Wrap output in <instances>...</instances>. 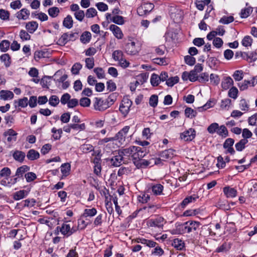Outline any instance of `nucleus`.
<instances>
[{"mask_svg": "<svg viewBox=\"0 0 257 257\" xmlns=\"http://www.w3.org/2000/svg\"><path fill=\"white\" fill-rule=\"evenodd\" d=\"M125 52L131 55H135L138 54L140 50V47L138 43H136V40L134 38L128 37L127 42L125 45L124 48Z\"/></svg>", "mask_w": 257, "mask_h": 257, "instance_id": "obj_1", "label": "nucleus"}, {"mask_svg": "<svg viewBox=\"0 0 257 257\" xmlns=\"http://www.w3.org/2000/svg\"><path fill=\"white\" fill-rule=\"evenodd\" d=\"M56 230L57 231V233H56L57 234L60 232L64 236L68 237L76 232L77 227H71L68 222H66L63 223L61 226H57Z\"/></svg>", "mask_w": 257, "mask_h": 257, "instance_id": "obj_2", "label": "nucleus"}, {"mask_svg": "<svg viewBox=\"0 0 257 257\" xmlns=\"http://www.w3.org/2000/svg\"><path fill=\"white\" fill-rule=\"evenodd\" d=\"M166 223V221L163 217L158 216L155 218L148 220L147 224L149 227L157 228L161 230Z\"/></svg>", "mask_w": 257, "mask_h": 257, "instance_id": "obj_3", "label": "nucleus"}, {"mask_svg": "<svg viewBox=\"0 0 257 257\" xmlns=\"http://www.w3.org/2000/svg\"><path fill=\"white\" fill-rule=\"evenodd\" d=\"M154 8L153 3L145 2L137 9V13L140 16H144L150 13Z\"/></svg>", "mask_w": 257, "mask_h": 257, "instance_id": "obj_4", "label": "nucleus"}, {"mask_svg": "<svg viewBox=\"0 0 257 257\" xmlns=\"http://www.w3.org/2000/svg\"><path fill=\"white\" fill-rule=\"evenodd\" d=\"M132 105V101L128 98H123L122 100L119 105V110L124 117H125L128 114Z\"/></svg>", "mask_w": 257, "mask_h": 257, "instance_id": "obj_5", "label": "nucleus"}, {"mask_svg": "<svg viewBox=\"0 0 257 257\" xmlns=\"http://www.w3.org/2000/svg\"><path fill=\"white\" fill-rule=\"evenodd\" d=\"M130 128V126H125L120 130L114 137H112V139H111L110 140L118 141L121 144H123Z\"/></svg>", "mask_w": 257, "mask_h": 257, "instance_id": "obj_6", "label": "nucleus"}, {"mask_svg": "<svg viewBox=\"0 0 257 257\" xmlns=\"http://www.w3.org/2000/svg\"><path fill=\"white\" fill-rule=\"evenodd\" d=\"M200 223L198 221H188L183 225V230L185 232L190 233L196 231L199 228Z\"/></svg>", "mask_w": 257, "mask_h": 257, "instance_id": "obj_7", "label": "nucleus"}, {"mask_svg": "<svg viewBox=\"0 0 257 257\" xmlns=\"http://www.w3.org/2000/svg\"><path fill=\"white\" fill-rule=\"evenodd\" d=\"M109 107L108 103L98 97H95L94 99V107L96 110L104 111Z\"/></svg>", "mask_w": 257, "mask_h": 257, "instance_id": "obj_8", "label": "nucleus"}, {"mask_svg": "<svg viewBox=\"0 0 257 257\" xmlns=\"http://www.w3.org/2000/svg\"><path fill=\"white\" fill-rule=\"evenodd\" d=\"M195 135L194 129L189 128L180 134V138L184 141H191L194 139Z\"/></svg>", "mask_w": 257, "mask_h": 257, "instance_id": "obj_9", "label": "nucleus"}, {"mask_svg": "<svg viewBox=\"0 0 257 257\" xmlns=\"http://www.w3.org/2000/svg\"><path fill=\"white\" fill-rule=\"evenodd\" d=\"M124 156L120 150L118 153V155H115L111 159L110 163L114 167H118L121 165L122 162H124Z\"/></svg>", "mask_w": 257, "mask_h": 257, "instance_id": "obj_10", "label": "nucleus"}, {"mask_svg": "<svg viewBox=\"0 0 257 257\" xmlns=\"http://www.w3.org/2000/svg\"><path fill=\"white\" fill-rule=\"evenodd\" d=\"M4 136L7 137V140L9 143L15 142L17 140L18 133L12 128H10L5 131L3 134Z\"/></svg>", "mask_w": 257, "mask_h": 257, "instance_id": "obj_11", "label": "nucleus"}, {"mask_svg": "<svg viewBox=\"0 0 257 257\" xmlns=\"http://www.w3.org/2000/svg\"><path fill=\"white\" fill-rule=\"evenodd\" d=\"M137 146H131L128 148L122 149L120 150L121 153L123 154L124 157H131L134 160V155H135L136 151L137 150Z\"/></svg>", "mask_w": 257, "mask_h": 257, "instance_id": "obj_12", "label": "nucleus"}, {"mask_svg": "<svg viewBox=\"0 0 257 257\" xmlns=\"http://www.w3.org/2000/svg\"><path fill=\"white\" fill-rule=\"evenodd\" d=\"M109 29L112 32L115 38L118 39H122L123 34L119 27L115 25L112 24L110 25Z\"/></svg>", "mask_w": 257, "mask_h": 257, "instance_id": "obj_13", "label": "nucleus"}, {"mask_svg": "<svg viewBox=\"0 0 257 257\" xmlns=\"http://www.w3.org/2000/svg\"><path fill=\"white\" fill-rule=\"evenodd\" d=\"M159 207L158 205L148 204L141 208L140 211L150 215L154 213Z\"/></svg>", "mask_w": 257, "mask_h": 257, "instance_id": "obj_14", "label": "nucleus"}, {"mask_svg": "<svg viewBox=\"0 0 257 257\" xmlns=\"http://www.w3.org/2000/svg\"><path fill=\"white\" fill-rule=\"evenodd\" d=\"M152 161L153 160H151V159L149 160L141 159L138 161H135L134 164L138 168H145L149 166H153V162Z\"/></svg>", "mask_w": 257, "mask_h": 257, "instance_id": "obj_15", "label": "nucleus"}, {"mask_svg": "<svg viewBox=\"0 0 257 257\" xmlns=\"http://www.w3.org/2000/svg\"><path fill=\"white\" fill-rule=\"evenodd\" d=\"M223 191L227 198H233L237 195V191L233 188L226 186L223 188Z\"/></svg>", "mask_w": 257, "mask_h": 257, "instance_id": "obj_16", "label": "nucleus"}, {"mask_svg": "<svg viewBox=\"0 0 257 257\" xmlns=\"http://www.w3.org/2000/svg\"><path fill=\"white\" fill-rule=\"evenodd\" d=\"M198 198V196L196 195H193L186 197L181 203L180 206L182 208H185L188 204L195 202Z\"/></svg>", "mask_w": 257, "mask_h": 257, "instance_id": "obj_17", "label": "nucleus"}, {"mask_svg": "<svg viewBox=\"0 0 257 257\" xmlns=\"http://www.w3.org/2000/svg\"><path fill=\"white\" fill-rule=\"evenodd\" d=\"M172 245L175 248L179 250H183L185 248L184 241L178 238L173 239Z\"/></svg>", "mask_w": 257, "mask_h": 257, "instance_id": "obj_18", "label": "nucleus"}, {"mask_svg": "<svg viewBox=\"0 0 257 257\" xmlns=\"http://www.w3.org/2000/svg\"><path fill=\"white\" fill-rule=\"evenodd\" d=\"M173 155V151L171 149H169L162 152L160 154V157H161V159L163 161H166L167 160L172 159Z\"/></svg>", "mask_w": 257, "mask_h": 257, "instance_id": "obj_19", "label": "nucleus"}, {"mask_svg": "<svg viewBox=\"0 0 257 257\" xmlns=\"http://www.w3.org/2000/svg\"><path fill=\"white\" fill-rule=\"evenodd\" d=\"M30 11L27 9H22L16 14V17L19 20H26L29 18Z\"/></svg>", "mask_w": 257, "mask_h": 257, "instance_id": "obj_20", "label": "nucleus"}, {"mask_svg": "<svg viewBox=\"0 0 257 257\" xmlns=\"http://www.w3.org/2000/svg\"><path fill=\"white\" fill-rule=\"evenodd\" d=\"M137 150L136 151L135 155H134V162L135 161H138L143 158L146 155V152L144 148L137 147Z\"/></svg>", "mask_w": 257, "mask_h": 257, "instance_id": "obj_21", "label": "nucleus"}, {"mask_svg": "<svg viewBox=\"0 0 257 257\" xmlns=\"http://www.w3.org/2000/svg\"><path fill=\"white\" fill-rule=\"evenodd\" d=\"M38 24L35 21H31L26 23V29L30 33H34L38 29Z\"/></svg>", "mask_w": 257, "mask_h": 257, "instance_id": "obj_22", "label": "nucleus"}, {"mask_svg": "<svg viewBox=\"0 0 257 257\" xmlns=\"http://www.w3.org/2000/svg\"><path fill=\"white\" fill-rule=\"evenodd\" d=\"M14 159L19 162H23L26 157V154L24 152L20 151H15L13 154Z\"/></svg>", "mask_w": 257, "mask_h": 257, "instance_id": "obj_23", "label": "nucleus"}, {"mask_svg": "<svg viewBox=\"0 0 257 257\" xmlns=\"http://www.w3.org/2000/svg\"><path fill=\"white\" fill-rule=\"evenodd\" d=\"M14 96V93L11 91L3 90L0 91V98L1 99L5 100L12 99Z\"/></svg>", "mask_w": 257, "mask_h": 257, "instance_id": "obj_24", "label": "nucleus"}, {"mask_svg": "<svg viewBox=\"0 0 257 257\" xmlns=\"http://www.w3.org/2000/svg\"><path fill=\"white\" fill-rule=\"evenodd\" d=\"M27 158L31 161H34L40 157L39 153L34 149L30 150L27 154Z\"/></svg>", "mask_w": 257, "mask_h": 257, "instance_id": "obj_25", "label": "nucleus"}, {"mask_svg": "<svg viewBox=\"0 0 257 257\" xmlns=\"http://www.w3.org/2000/svg\"><path fill=\"white\" fill-rule=\"evenodd\" d=\"M233 81L230 77H227L223 79L221 83V86L224 90L228 89L231 85H233Z\"/></svg>", "mask_w": 257, "mask_h": 257, "instance_id": "obj_26", "label": "nucleus"}, {"mask_svg": "<svg viewBox=\"0 0 257 257\" xmlns=\"http://www.w3.org/2000/svg\"><path fill=\"white\" fill-rule=\"evenodd\" d=\"M73 25V20L70 15H67L66 17L64 19L63 21V26L67 28L71 29Z\"/></svg>", "mask_w": 257, "mask_h": 257, "instance_id": "obj_27", "label": "nucleus"}, {"mask_svg": "<svg viewBox=\"0 0 257 257\" xmlns=\"http://www.w3.org/2000/svg\"><path fill=\"white\" fill-rule=\"evenodd\" d=\"M254 85V84L253 81L251 82L250 81L246 80H244L242 82L239 83L238 84V86L241 91H243L247 89L249 86H253Z\"/></svg>", "mask_w": 257, "mask_h": 257, "instance_id": "obj_28", "label": "nucleus"}, {"mask_svg": "<svg viewBox=\"0 0 257 257\" xmlns=\"http://www.w3.org/2000/svg\"><path fill=\"white\" fill-rule=\"evenodd\" d=\"M216 133L222 138H226L228 136V132L227 128L224 125L218 126Z\"/></svg>", "mask_w": 257, "mask_h": 257, "instance_id": "obj_29", "label": "nucleus"}, {"mask_svg": "<svg viewBox=\"0 0 257 257\" xmlns=\"http://www.w3.org/2000/svg\"><path fill=\"white\" fill-rule=\"evenodd\" d=\"M60 169L63 175L64 176H67L70 173L71 165L68 163H64L61 165Z\"/></svg>", "mask_w": 257, "mask_h": 257, "instance_id": "obj_30", "label": "nucleus"}, {"mask_svg": "<svg viewBox=\"0 0 257 257\" xmlns=\"http://www.w3.org/2000/svg\"><path fill=\"white\" fill-rule=\"evenodd\" d=\"M27 194L25 190H20L13 194V199L15 200H19L24 198Z\"/></svg>", "mask_w": 257, "mask_h": 257, "instance_id": "obj_31", "label": "nucleus"}, {"mask_svg": "<svg viewBox=\"0 0 257 257\" xmlns=\"http://www.w3.org/2000/svg\"><path fill=\"white\" fill-rule=\"evenodd\" d=\"M30 170V167L27 165H23L20 167H19L16 171V176L18 177H21L23 175Z\"/></svg>", "mask_w": 257, "mask_h": 257, "instance_id": "obj_32", "label": "nucleus"}, {"mask_svg": "<svg viewBox=\"0 0 257 257\" xmlns=\"http://www.w3.org/2000/svg\"><path fill=\"white\" fill-rule=\"evenodd\" d=\"M91 38V34L89 32L85 31L80 36V41L83 44L89 42Z\"/></svg>", "mask_w": 257, "mask_h": 257, "instance_id": "obj_33", "label": "nucleus"}, {"mask_svg": "<svg viewBox=\"0 0 257 257\" xmlns=\"http://www.w3.org/2000/svg\"><path fill=\"white\" fill-rule=\"evenodd\" d=\"M164 187L160 184H157L152 186V190L154 195H160L162 194Z\"/></svg>", "mask_w": 257, "mask_h": 257, "instance_id": "obj_34", "label": "nucleus"}, {"mask_svg": "<svg viewBox=\"0 0 257 257\" xmlns=\"http://www.w3.org/2000/svg\"><path fill=\"white\" fill-rule=\"evenodd\" d=\"M97 214V210L95 208H92L91 209H85L84 210V212L82 214V216L84 217H93L95 216Z\"/></svg>", "mask_w": 257, "mask_h": 257, "instance_id": "obj_35", "label": "nucleus"}, {"mask_svg": "<svg viewBox=\"0 0 257 257\" xmlns=\"http://www.w3.org/2000/svg\"><path fill=\"white\" fill-rule=\"evenodd\" d=\"M49 15L52 18L57 17L60 14V10L58 7H53L48 10Z\"/></svg>", "mask_w": 257, "mask_h": 257, "instance_id": "obj_36", "label": "nucleus"}, {"mask_svg": "<svg viewBox=\"0 0 257 257\" xmlns=\"http://www.w3.org/2000/svg\"><path fill=\"white\" fill-rule=\"evenodd\" d=\"M248 143V140L246 139H241L238 143H237L235 147L237 151H242L245 148V145Z\"/></svg>", "mask_w": 257, "mask_h": 257, "instance_id": "obj_37", "label": "nucleus"}, {"mask_svg": "<svg viewBox=\"0 0 257 257\" xmlns=\"http://www.w3.org/2000/svg\"><path fill=\"white\" fill-rule=\"evenodd\" d=\"M69 41L70 39L68 38V33H65L59 39L58 44L60 46H64Z\"/></svg>", "mask_w": 257, "mask_h": 257, "instance_id": "obj_38", "label": "nucleus"}, {"mask_svg": "<svg viewBox=\"0 0 257 257\" xmlns=\"http://www.w3.org/2000/svg\"><path fill=\"white\" fill-rule=\"evenodd\" d=\"M60 99L59 97L55 95H53L50 96L49 99V104L53 107H56L59 103Z\"/></svg>", "mask_w": 257, "mask_h": 257, "instance_id": "obj_39", "label": "nucleus"}, {"mask_svg": "<svg viewBox=\"0 0 257 257\" xmlns=\"http://www.w3.org/2000/svg\"><path fill=\"white\" fill-rule=\"evenodd\" d=\"M15 103H18V106L25 108L28 105V99L26 97H24L23 98L19 99L18 101L15 100Z\"/></svg>", "mask_w": 257, "mask_h": 257, "instance_id": "obj_40", "label": "nucleus"}, {"mask_svg": "<svg viewBox=\"0 0 257 257\" xmlns=\"http://www.w3.org/2000/svg\"><path fill=\"white\" fill-rule=\"evenodd\" d=\"M230 248V245L227 242H224L221 245L218 246L216 251L217 252H226Z\"/></svg>", "mask_w": 257, "mask_h": 257, "instance_id": "obj_41", "label": "nucleus"}, {"mask_svg": "<svg viewBox=\"0 0 257 257\" xmlns=\"http://www.w3.org/2000/svg\"><path fill=\"white\" fill-rule=\"evenodd\" d=\"M150 81L153 86H157L160 82V78L158 75L153 73L151 76Z\"/></svg>", "mask_w": 257, "mask_h": 257, "instance_id": "obj_42", "label": "nucleus"}, {"mask_svg": "<svg viewBox=\"0 0 257 257\" xmlns=\"http://www.w3.org/2000/svg\"><path fill=\"white\" fill-rule=\"evenodd\" d=\"M185 114L187 117L192 118L196 116L197 112L190 107H187L185 110Z\"/></svg>", "mask_w": 257, "mask_h": 257, "instance_id": "obj_43", "label": "nucleus"}, {"mask_svg": "<svg viewBox=\"0 0 257 257\" xmlns=\"http://www.w3.org/2000/svg\"><path fill=\"white\" fill-rule=\"evenodd\" d=\"M10 43L8 40H3L0 43V50L2 52H5L10 48Z\"/></svg>", "mask_w": 257, "mask_h": 257, "instance_id": "obj_44", "label": "nucleus"}, {"mask_svg": "<svg viewBox=\"0 0 257 257\" xmlns=\"http://www.w3.org/2000/svg\"><path fill=\"white\" fill-rule=\"evenodd\" d=\"M70 127L74 131L80 132L85 129V124L84 123L81 124L71 123Z\"/></svg>", "mask_w": 257, "mask_h": 257, "instance_id": "obj_45", "label": "nucleus"}, {"mask_svg": "<svg viewBox=\"0 0 257 257\" xmlns=\"http://www.w3.org/2000/svg\"><path fill=\"white\" fill-rule=\"evenodd\" d=\"M245 59L249 62H254L257 60V53L255 52L247 53V56H245Z\"/></svg>", "mask_w": 257, "mask_h": 257, "instance_id": "obj_46", "label": "nucleus"}, {"mask_svg": "<svg viewBox=\"0 0 257 257\" xmlns=\"http://www.w3.org/2000/svg\"><path fill=\"white\" fill-rule=\"evenodd\" d=\"M1 59L3 62L5 66L8 67L10 66L11 64V57L8 54H3L1 57Z\"/></svg>", "mask_w": 257, "mask_h": 257, "instance_id": "obj_47", "label": "nucleus"}, {"mask_svg": "<svg viewBox=\"0 0 257 257\" xmlns=\"http://www.w3.org/2000/svg\"><path fill=\"white\" fill-rule=\"evenodd\" d=\"M97 14V12L95 9L93 8H90L86 10L85 16L87 18H92L96 16Z\"/></svg>", "mask_w": 257, "mask_h": 257, "instance_id": "obj_48", "label": "nucleus"}, {"mask_svg": "<svg viewBox=\"0 0 257 257\" xmlns=\"http://www.w3.org/2000/svg\"><path fill=\"white\" fill-rule=\"evenodd\" d=\"M111 21L117 25H123L124 23L123 18L122 16L116 15L112 17Z\"/></svg>", "mask_w": 257, "mask_h": 257, "instance_id": "obj_49", "label": "nucleus"}, {"mask_svg": "<svg viewBox=\"0 0 257 257\" xmlns=\"http://www.w3.org/2000/svg\"><path fill=\"white\" fill-rule=\"evenodd\" d=\"M179 80V78L176 76L175 77H172L170 78H168L167 81L166 82V84L170 87H172L175 84L177 83Z\"/></svg>", "mask_w": 257, "mask_h": 257, "instance_id": "obj_50", "label": "nucleus"}, {"mask_svg": "<svg viewBox=\"0 0 257 257\" xmlns=\"http://www.w3.org/2000/svg\"><path fill=\"white\" fill-rule=\"evenodd\" d=\"M123 54L121 50H115L112 54V57L115 61H118L123 58Z\"/></svg>", "mask_w": 257, "mask_h": 257, "instance_id": "obj_51", "label": "nucleus"}, {"mask_svg": "<svg viewBox=\"0 0 257 257\" xmlns=\"http://www.w3.org/2000/svg\"><path fill=\"white\" fill-rule=\"evenodd\" d=\"M11 174V169L8 167H4L0 171V177H5L7 178Z\"/></svg>", "mask_w": 257, "mask_h": 257, "instance_id": "obj_52", "label": "nucleus"}, {"mask_svg": "<svg viewBox=\"0 0 257 257\" xmlns=\"http://www.w3.org/2000/svg\"><path fill=\"white\" fill-rule=\"evenodd\" d=\"M82 67V65L80 63H76L71 68V72L74 75L78 74Z\"/></svg>", "mask_w": 257, "mask_h": 257, "instance_id": "obj_53", "label": "nucleus"}, {"mask_svg": "<svg viewBox=\"0 0 257 257\" xmlns=\"http://www.w3.org/2000/svg\"><path fill=\"white\" fill-rule=\"evenodd\" d=\"M234 21V18L233 17L230 16H223L222 17L219 22L221 24H228L231 22H232Z\"/></svg>", "mask_w": 257, "mask_h": 257, "instance_id": "obj_54", "label": "nucleus"}, {"mask_svg": "<svg viewBox=\"0 0 257 257\" xmlns=\"http://www.w3.org/2000/svg\"><path fill=\"white\" fill-rule=\"evenodd\" d=\"M252 43V39L249 36H245L241 41L242 45L244 47L250 46Z\"/></svg>", "mask_w": 257, "mask_h": 257, "instance_id": "obj_55", "label": "nucleus"}, {"mask_svg": "<svg viewBox=\"0 0 257 257\" xmlns=\"http://www.w3.org/2000/svg\"><path fill=\"white\" fill-rule=\"evenodd\" d=\"M252 10L251 8L248 7L244 9H242L240 12V17L242 18H246L248 17L250 14L252 12Z\"/></svg>", "mask_w": 257, "mask_h": 257, "instance_id": "obj_56", "label": "nucleus"}, {"mask_svg": "<svg viewBox=\"0 0 257 257\" xmlns=\"http://www.w3.org/2000/svg\"><path fill=\"white\" fill-rule=\"evenodd\" d=\"M74 15L76 20L82 22L85 16V14L83 10H80L78 12H75Z\"/></svg>", "mask_w": 257, "mask_h": 257, "instance_id": "obj_57", "label": "nucleus"}, {"mask_svg": "<svg viewBox=\"0 0 257 257\" xmlns=\"http://www.w3.org/2000/svg\"><path fill=\"white\" fill-rule=\"evenodd\" d=\"M158 102V97L157 95H152L149 100V104L150 106L153 107L157 106Z\"/></svg>", "mask_w": 257, "mask_h": 257, "instance_id": "obj_58", "label": "nucleus"}, {"mask_svg": "<svg viewBox=\"0 0 257 257\" xmlns=\"http://www.w3.org/2000/svg\"><path fill=\"white\" fill-rule=\"evenodd\" d=\"M184 60L185 63L190 66H193L196 62V59L195 58L191 55H187L184 57Z\"/></svg>", "mask_w": 257, "mask_h": 257, "instance_id": "obj_59", "label": "nucleus"}, {"mask_svg": "<svg viewBox=\"0 0 257 257\" xmlns=\"http://www.w3.org/2000/svg\"><path fill=\"white\" fill-rule=\"evenodd\" d=\"M85 66L89 69L93 68L94 65V60L93 58H87L85 59Z\"/></svg>", "mask_w": 257, "mask_h": 257, "instance_id": "obj_60", "label": "nucleus"}, {"mask_svg": "<svg viewBox=\"0 0 257 257\" xmlns=\"http://www.w3.org/2000/svg\"><path fill=\"white\" fill-rule=\"evenodd\" d=\"M70 98L71 95L68 93H65L61 96L60 101L63 105L67 104Z\"/></svg>", "mask_w": 257, "mask_h": 257, "instance_id": "obj_61", "label": "nucleus"}, {"mask_svg": "<svg viewBox=\"0 0 257 257\" xmlns=\"http://www.w3.org/2000/svg\"><path fill=\"white\" fill-rule=\"evenodd\" d=\"M237 94L238 89L235 87H232L229 89L228 95L230 97L236 99L237 97Z\"/></svg>", "mask_w": 257, "mask_h": 257, "instance_id": "obj_62", "label": "nucleus"}, {"mask_svg": "<svg viewBox=\"0 0 257 257\" xmlns=\"http://www.w3.org/2000/svg\"><path fill=\"white\" fill-rule=\"evenodd\" d=\"M219 124L217 123L214 122L211 123L207 128L208 132L211 134L216 133L218 128Z\"/></svg>", "mask_w": 257, "mask_h": 257, "instance_id": "obj_63", "label": "nucleus"}, {"mask_svg": "<svg viewBox=\"0 0 257 257\" xmlns=\"http://www.w3.org/2000/svg\"><path fill=\"white\" fill-rule=\"evenodd\" d=\"M25 176L28 182H32L37 178L36 174L32 172L26 173Z\"/></svg>", "mask_w": 257, "mask_h": 257, "instance_id": "obj_64", "label": "nucleus"}]
</instances>
